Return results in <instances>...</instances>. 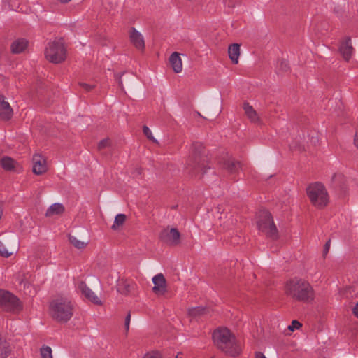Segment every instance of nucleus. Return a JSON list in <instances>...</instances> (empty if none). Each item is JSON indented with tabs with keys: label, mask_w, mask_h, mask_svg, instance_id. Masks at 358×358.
<instances>
[{
	"label": "nucleus",
	"mask_w": 358,
	"mask_h": 358,
	"mask_svg": "<svg viewBox=\"0 0 358 358\" xmlns=\"http://www.w3.org/2000/svg\"><path fill=\"white\" fill-rule=\"evenodd\" d=\"M284 292L287 297L304 303H312L315 296V290L310 282L299 278L288 280L285 284Z\"/></svg>",
	"instance_id": "nucleus-1"
},
{
	"label": "nucleus",
	"mask_w": 358,
	"mask_h": 358,
	"mask_svg": "<svg viewBox=\"0 0 358 358\" xmlns=\"http://www.w3.org/2000/svg\"><path fill=\"white\" fill-rule=\"evenodd\" d=\"M206 162L203 145L199 142L194 143L191 148V156L187 162L186 171L192 176H203L207 170L210 169L206 164Z\"/></svg>",
	"instance_id": "nucleus-2"
},
{
	"label": "nucleus",
	"mask_w": 358,
	"mask_h": 358,
	"mask_svg": "<svg viewBox=\"0 0 358 358\" xmlns=\"http://www.w3.org/2000/svg\"><path fill=\"white\" fill-rule=\"evenodd\" d=\"M215 345L226 354L235 357L240 354L241 348L237 344L235 336L224 327H220L213 333Z\"/></svg>",
	"instance_id": "nucleus-3"
},
{
	"label": "nucleus",
	"mask_w": 358,
	"mask_h": 358,
	"mask_svg": "<svg viewBox=\"0 0 358 358\" xmlns=\"http://www.w3.org/2000/svg\"><path fill=\"white\" fill-rule=\"evenodd\" d=\"M73 301L64 296H59L53 299L49 307L51 317L59 322H67L73 314Z\"/></svg>",
	"instance_id": "nucleus-4"
},
{
	"label": "nucleus",
	"mask_w": 358,
	"mask_h": 358,
	"mask_svg": "<svg viewBox=\"0 0 358 358\" xmlns=\"http://www.w3.org/2000/svg\"><path fill=\"white\" fill-rule=\"evenodd\" d=\"M306 194L311 204L318 209L325 208L329 201L325 186L320 182L310 183L306 187Z\"/></svg>",
	"instance_id": "nucleus-5"
},
{
	"label": "nucleus",
	"mask_w": 358,
	"mask_h": 358,
	"mask_svg": "<svg viewBox=\"0 0 358 358\" xmlns=\"http://www.w3.org/2000/svg\"><path fill=\"white\" fill-rule=\"evenodd\" d=\"M257 227L259 231L272 240L278 238V231L271 213L266 210H260L257 215Z\"/></svg>",
	"instance_id": "nucleus-6"
},
{
	"label": "nucleus",
	"mask_w": 358,
	"mask_h": 358,
	"mask_svg": "<svg viewBox=\"0 0 358 358\" xmlns=\"http://www.w3.org/2000/svg\"><path fill=\"white\" fill-rule=\"evenodd\" d=\"M45 55L52 63L58 64L64 61L66 52L62 39L50 42L45 48Z\"/></svg>",
	"instance_id": "nucleus-7"
},
{
	"label": "nucleus",
	"mask_w": 358,
	"mask_h": 358,
	"mask_svg": "<svg viewBox=\"0 0 358 358\" xmlns=\"http://www.w3.org/2000/svg\"><path fill=\"white\" fill-rule=\"evenodd\" d=\"M0 307L8 312H19L22 309V305L17 297L8 291L1 289Z\"/></svg>",
	"instance_id": "nucleus-8"
},
{
	"label": "nucleus",
	"mask_w": 358,
	"mask_h": 358,
	"mask_svg": "<svg viewBox=\"0 0 358 358\" xmlns=\"http://www.w3.org/2000/svg\"><path fill=\"white\" fill-rule=\"evenodd\" d=\"M160 240L170 245H178L180 243V233L176 228H166L159 234Z\"/></svg>",
	"instance_id": "nucleus-9"
},
{
	"label": "nucleus",
	"mask_w": 358,
	"mask_h": 358,
	"mask_svg": "<svg viewBox=\"0 0 358 358\" xmlns=\"http://www.w3.org/2000/svg\"><path fill=\"white\" fill-rule=\"evenodd\" d=\"M220 168L231 176L237 174L241 169L240 162L232 157L226 156L219 161Z\"/></svg>",
	"instance_id": "nucleus-10"
},
{
	"label": "nucleus",
	"mask_w": 358,
	"mask_h": 358,
	"mask_svg": "<svg viewBox=\"0 0 358 358\" xmlns=\"http://www.w3.org/2000/svg\"><path fill=\"white\" fill-rule=\"evenodd\" d=\"M78 290L87 300L94 304L101 305L100 299L94 294V292L86 285L85 282H80L78 285Z\"/></svg>",
	"instance_id": "nucleus-11"
},
{
	"label": "nucleus",
	"mask_w": 358,
	"mask_h": 358,
	"mask_svg": "<svg viewBox=\"0 0 358 358\" xmlns=\"http://www.w3.org/2000/svg\"><path fill=\"white\" fill-rule=\"evenodd\" d=\"M33 172L36 175H41L48 170L46 159L41 155L35 154L32 158Z\"/></svg>",
	"instance_id": "nucleus-12"
},
{
	"label": "nucleus",
	"mask_w": 358,
	"mask_h": 358,
	"mask_svg": "<svg viewBox=\"0 0 358 358\" xmlns=\"http://www.w3.org/2000/svg\"><path fill=\"white\" fill-rule=\"evenodd\" d=\"M339 52L345 61H349L350 59L354 52L350 37L345 36L341 41L339 46Z\"/></svg>",
	"instance_id": "nucleus-13"
},
{
	"label": "nucleus",
	"mask_w": 358,
	"mask_h": 358,
	"mask_svg": "<svg viewBox=\"0 0 358 358\" xmlns=\"http://www.w3.org/2000/svg\"><path fill=\"white\" fill-rule=\"evenodd\" d=\"M154 287L152 291L157 295H163L166 292V279L162 273L155 275L152 278Z\"/></svg>",
	"instance_id": "nucleus-14"
},
{
	"label": "nucleus",
	"mask_w": 358,
	"mask_h": 358,
	"mask_svg": "<svg viewBox=\"0 0 358 358\" xmlns=\"http://www.w3.org/2000/svg\"><path fill=\"white\" fill-rule=\"evenodd\" d=\"M136 285L131 280L120 278L117 280V290L122 294H129L136 288Z\"/></svg>",
	"instance_id": "nucleus-15"
},
{
	"label": "nucleus",
	"mask_w": 358,
	"mask_h": 358,
	"mask_svg": "<svg viewBox=\"0 0 358 358\" xmlns=\"http://www.w3.org/2000/svg\"><path fill=\"white\" fill-rule=\"evenodd\" d=\"M13 109L8 102L5 101V97L0 96V119L8 120L13 116Z\"/></svg>",
	"instance_id": "nucleus-16"
},
{
	"label": "nucleus",
	"mask_w": 358,
	"mask_h": 358,
	"mask_svg": "<svg viewBox=\"0 0 358 358\" xmlns=\"http://www.w3.org/2000/svg\"><path fill=\"white\" fill-rule=\"evenodd\" d=\"M130 40L132 44L138 50L144 49L145 42L143 36L134 27L131 28L130 31Z\"/></svg>",
	"instance_id": "nucleus-17"
},
{
	"label": "nucleus",
	"mask_w": 358,
	"mask_h": 358,
	"mask_svg": "<svg viewBox=\"0 0 358 358\" xmlns=\"http://www.w3.org/2000/svg\"><path fill=\"white\" fill-rule=\"evenodd\" d=\"M170 64L176 73H180L182 70V60L179 53L175 52L169 57Z\"/></svg>",
	"instance_id": "nucleus-18"
},
{
	"label": "nucleus",
	"mask_w": 358,
	"mask_h": 358,
	"mask_svg": "<svg viewBox=\"0 0 358 358\" xmlns=\"http://www.w3.org/2000/svg\"><path fill=\"white\" fill-rule=\"evenodd\" d=\"M243 108L245 115L252 122L257 123L259 122V117L252 106L248 103H244Z\"/></svg>",
	"instance_id": "nucleus-19"
},
{
	"label": "nucleus",
	"mask_w": 358,
	"mask_h": 358,
	"mask_svg": "<svg viewBox=\"0 0 358 358\" xmlns=\"http://www.w3.org/2000/svg\"><path fill=\"white\" fill-rule=\"evenodd\" d=\"M28 45L26 39L20 38L15 41L11 45V50L13 53L19 54L23 52Z\"/></svg>",
	"instance_id": "nucleus-20"
},
{
	"label": "nucleus",
	"mask_w": 358,
	"mask_h": 358,
	"mask_svg": "<svg viewBox=\"0 0 358 358\" xmlns=\"http://www.w3.org/2000/svg\"><path fill=\"white\" fill-rule=\"evenodd\" d=\"M228 53L232 62L234 64H238L240 55V45L237 43L231 44L229 47Z\"/></svg>",
	"instance_id": "nucleus-21"
},
{
	"label": "nucleus",
	"mask_w": 358,
	"mask_h": 358,
	"mask_svg": "<svg viewBox=\"0 0 358 358\" xmlns=\"http://www.w3.org/2000/svg\"><path fill=\"white\" fill-rule=\"evenodd\" d=\"M64 211V207L62 204L56 203L51 205L46 210L45 216L50 217L54 215H60Z\"/></svg>",
	"instance_id": "nucleus-22"
},
{
	"label": "nucleus",
	"mask_w": 358,
	"mask_h": 358,
	"mask_svg": "<svg viewBox=\"0 0 358 358\" xmlns=\"http://www.w3.org/2000/svg\"><path fill=\"white\" fill-rule=\"evenodd\" d=\"M17 163L10 157H3L1 159V165L6 171L15 170Z\"/></svg>",
	"instance_id": "nucleus-23"
},
{
	"label": "nucleus",
	"mask_w": 358,
	"mask_h": 358,
	"mask_svg": "<svg viewBox=\"0 0 358 358\" xmlns=\"http://www.w3.org/2000/svg\"><path fill=\"white\" fill-rule=\"evenodd\" d=\"M10 349L8 343L0 334V358H6Z\"/></svg>",
	"instance_id": "nucleus-24"
},
{
	"label": "nucleus",
	"mask_w": 358,
	"mask_h": 358,
	"mask_svg": "<svg viewBox=\"0 0 358 358\" xmlns=\"http://www.w3.org/2000/svg\"><path fill=\"white\" fill-rule=\"evenodd\" d=\"M345 182V178L342 173H335L331 178V186L334 188H343Z\"/></svg>",
	"instance_id": "nucleus-25"
},
{
	"label": "nucleus",
	"mask_w": 358,
	"mask_h": 358,
	"mask_svg": "<svg viewBox=\"0 0 358 358\" xmlns=\"http://www.w3.org/2000/svg\"><path fill=\"white\" fill-rule=\"evenodd\" d=\"M126 215L124 214H117L113 222V224L111 227V229L113 230H116L119 227L122 226L126 221Z\"/></svg>",
	"instance_id": "nucleus-26"
},
{
	"label": "nucleus",
	"mask_w": 358,
	"mask_h": 358,
	"mask_svg": "<svg viewBox=\"0 0 358 358\" xmlns=\"http://www.w3.org/2000/svg\"><path fill=\"white\" fill-rule=\"evenodd\" d=\"M69 240L70 241V243L76 248L78 249H83L84 248L87 243L83 242V241H81L80 240H78L76 237L73 236H69Z\"/></svg>",
	"instance_id": "nucleus-27"
},
{
	"label": "nucleus",
	"mask_w": 358,
	"mask_h": 358,
	"mask_svg": "<svg viewBox=\"0 0 358 358\" xmlns=\"http://www.w3.org/2000/svg\"><path fill=\"white\" fill-rule=\"evenodd\" d=\"M42 358H52V349L49 346H43L41 348Z\"/></svg>",
	"instance_id": "nucleus-28"
},
{
	"label": "nucleus",
	"mask_w": 358,
	"mask_h": 358,
	"mask_svg": "<svg viewBox=\"0 0 358 358\" xmlns=\"http://www.w3.org/2000/svg\"><path fill=\"white\" fill-rule=\"evenodd\" d=\"M205 312V308L201 307H195L189 309V315L192 317H196L199 315L203 314Z\"/></svg>",
	"instance_id": "nucleus-29"
},
{
	"label": "nucleus",
	"mask_w": 358,
	"mask_h": 358,
	"mask_svg": "<svg viewBox=\"0 0 358 358\" xmlns=\"http://www.w3.org/2000/svg\"><path fill=\"white\" fill-rule=\"evenodd\" d=\"M11 255L12 252H8L3 242L0 241V255L7 258Z\"/></svg>",
	"instance_id": "nucleus-30"
},
{
	"label": "nucleus",
	"mask_w": 358,
	"mask_h": 358,
	"mask_svg": "<svg viewBox=\"0 0 358 358\" xmlns=\"http://www.w3.org/2000/svg\"><path fill=\"white\" fill-rule=\"evenodd\" d=\"M110 145V141L109 138H105L101 140L99 145H98V149L99 150H101L103 149H105Z\"/></svg>",
	"instance_id": "nucleus-31"
},
{
	"label": "nucleus",
	"mask_w": 358,
	"mask_h": 358,
	"mask_svg": "<svg viewBox=\"0 0 358 358\" xmlns=\"http://www.w3.org/2000/svg\"><path fill=\"white\" fill-rule=\"evenodd\" d=\"M143 134L146 136V137L152 141H155V138L152 136V134L150 129L147 126H143Z\"/></svg>",
	"instance_id": "nucleus-32"
},
{
	"label": "nucleus",
	"mask_w": 358,
	"mask_h": 358,
	"mask_svg": "<svg viewBox=\"0 0 358 358\" xmlns=\"http://www.w3.org/2000/svg\"><path fill=\"white\" fill-rule=\"evenodd\" d=\"M301 327V324L297 320H293L292 324L288 326V329L294 331L295 329H299Z\"/></svg>",
	"instance_id": "nucleus-33"
},
{
	"label": "nucleus",
	"mask_w": 358,
	"mask_h": 358,
	"mask_svg": "<svg viewBox=\"0 0 358 358\" xmlns=\"http://www.w3.org/2000/svg\"><path fill=\"white\" fill-rule=\"evenodd\" d=\"M289 63L285 59H282L280 62L279 69L282 71H287L289 69Z\"/></svg>",
	"instance_id": "nucleus-34"
},
{
	"label": "nucleus",
	"mask_w": 358,
	"mask_h": 358,
	"mask_svg": "<svg viewBox=\"0 0 358 358\" xmlns=\"http://www.w3.org/2000/svg\"><path fill=\"white\" fill-rule=\"evenodd\" d=\"M143 358H162L157 352H152L146 353Z\"/></svg>",
	"instance_id": "nucleus-35"
},
{
	"label": "nucleus",
	"mask_w": 358,
	"mask_h": 358,
	"mask_svg": "<svg viewBox=\"0 0 358 358\" xmlns=\"http://www.w3.org/2000/svg\"><path fill=\"white\" fill-rule=\"evenodd\" d=\"M80 86H81L86 92H90L91 91L94 87V85H90V84H87V83H79Z\"/></svg>",
	"instance_id": "nucleus-36"
},
{
	"label": "nucleus",
	"mask_w": 358,
	"mask_h": 358,
	"mask_svg": "<svg viewBox=\"0 0 358 358\" xmlns=\"http://www.w3.org/2000/svg\"><path fill=\"white\" fill-rule=\"evenodd\" d=\"M223 3L229 8H233L238 0H222Z\"/></svg>",
	"instance_id": "nucleus-37"
},
{
	"label": "nucleus",
	"mask_w": 358,
	"mask_h": 358,
	"mask_svg": "<svg viewBox=\"0 0 358 358\" xmlns=\"http://www.w3.org/2000/svg\"><path fill=\"white\" fill-rule=\"evenodd\" d=\"M130 320H131V315L130 313H129L125 318V329L127 331L129 330V324H130Z\"/></svg>",
	"instance_id": "nucleus-38"
},
{
	"label": "nucleus",
	"mask_w": 358,
	"mask_h": 358,
	"mask_svg": "<svg viewBox=\"0 0 358 358\" xmlns=\"http://www.w3.org/2000/svg\"><path fill=\"white\" fill-rule=\"evenodd\" d=\"M330 243H331L330 240L327 241V243H325L324 247V250H323L324 255H326L328 253L329 248H330Z\"/></svg>",
	"instance_id": "nucleus-39"
},
{
	"label": "nucleus",
	"mask_w": 358,
	"mask_h": 358,
	"mask_svg": "<svg viewBox=\"0 0 358 358\" xmlns=\"http://www.w3.org/2000/svg\"><path fill=\"white\" fill-rule=\"evenodd\" d=\"M353 313L355 315L358 317V303L356 304V306L353 308Z\"/></svg>",
	"instance_id": "nucleus-40"
},
{
	"label": "nucleus",
	"mask_w": 358,
	"mask_h": 358,
	"mask_svg": "<svg viewBox=\"0 0 358 358\" xmlns=\"http://www.w3.org/2000/svg\"><path fill=\"white\" fill-rule=\"evenodd\" d=\"M255 358H266L265 355L262 352H256Z\"/></svg>",
	"instance_id": "nucleus-41"
},
{
	"label": "nucleus",
	"mask_w": 358,
	"mask_h": 358,
	"mask_svg": "<svg viewBox=\"0 0 358 358\" xmlns=\"http://www.w3.org/2000/svg\"><path fill=\"white\" fill-rule=\"evenodd\" d=\"M290 148L291 149H294V150H301V147L299 145H290Z\"/></svg>",
	"instance_id": "nucleus-42"
},
{
	"label": "nucleus",
	"mask_w": 358,
	"mask_h": 358,
	"mask_svg": "<svg viewBox=\"0 0 358 358\" xmlns=\"http://www.w3.org/2000/svg\"><path fill=\"white\" fill-rule=\"evenodd\" d=\"M355 145H356L357 148H358V137H357V136H356L355 138Z\"/></svg>",
	"instance_id": "nucleus-43"
},
{
	"label": "nucleus",
	"mask_w": 358,
	"mask_h": 358,
	"mask_svg": "<svg viewBox=\"0 0 358 358\" xmlns=\"http://www.w3.org/2000/svg\"><path fill=\"white\" fill-rule=\"evenodd\" d=\"M61 3H66L69 1H71V0H59Z\"/></svg>",
	"instance_id": "nucleus-44"
},
{
	"label": "nucleus",
	"mask_w": 358,
	"mask_h": 358,
	"mask_svg": "<svg viewBox=\"0 0 358 358\" xmlns=\"http://www.w3.org/2000/svg\"><path fill=\"white\" fill-rule=\"evenodd\" d=\"M175 358H182V357L180 356V354H178Z\"/></svg>",
	"instance_id": "nucleus-45"
},
{
	"label": "nucleus",
	"mask_w": 358,
	"mask_h": 358,
	"mask_svg": "<svg viewBox=\"0 0 358 358\" xmlns=\"http://www.w3.org/2000/svg\"><path fill=\"white\" fill-rule=\"evenodd\" d=\"M122 81H120L119 85H122Z\"/></svg>",
	"instance_id": "nucleus-46"
},
{
	"label": "nucleus",
	"mask_w": 358,
	"mask_h": 358,
	"mask_svg": "<svg viewBox=\"0 0 358 358\" xmlns=\"http://www.w3.org/2000/svg\"><path fill=\"white\" fill-rule=\"evenodd\" d=\"M210 358H214V357H210Z\"/></svg>",
	"instance_id": "nucleus-47"
}]
</instances>
